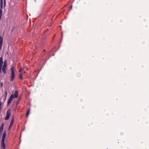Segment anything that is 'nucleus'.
Listing matches in <instances>:
<instances>
[{
  "label": "nucleus",
  "mask_w": 149,
  "mask_h": 149,
  "mask_svg": "<svg viewBox=\"0 0 149 149\" xmlns=\"http://www.w3.org/2000/svg\"><path fill=\"white\" fill-rule=\"evenodd\" d=\"M2 16V12L1 9H0V21L1 19V17Z\"/></svg>",
  "instance_id": "9d476101"
},
{
  "label": "nucleus",
  "mask_w": 149,
  "mask_h": 149,
  "mask_svg": "<svg viewBox=\"0 0 149 149\" xmlns=\"http://www.w3.org/2000/svg\"><path fill=\"white\" fill-rule=\"evenodd\" d=\"M18 92L17 91H15L14 97L15 98H16L18 97Z\"/></svg>",
  "instance_id": "0eeeda50"
},
{
  "label": "nucleus",
  "mask_w": 149,
  "mask_h": 149,
  "mask_svg": "<svg viewBox=\"0 0 149 149\" xmlns=\"http://www.w3.org/2000/svg\"><path fill=\"white\" fill-rule=\"evenodd\" d=\"M13 98H14V95L13 94H12L10 96V98H9V99H8L11 101L13 99Z\"/></svg>",
  "instance_id": "9b49d317"
},
{
  "label": "nucleus",
  "mask_w": 149,
  "mask_h": 149,
  "mask_svg": "<svg viewBox=\"0 0 149 149\" xmlns=\"http://www.w3.org/2000/svg\"><path fill=\"white\" fill-rule=\"evenodd\" d=\"M11 115V110L10 109H8L6 112V116L5 118V120H8L9 119V117Z\"/></svg>",
  "instance_id": "7ed1b4c3"
},
{
  "label": "nucleus",
  "mask_w": 149,
  "mask_h": 149,
  "mask_svg": "<svg viewBox=\"0 0 149 149\" xmlns=\"http://www.w3.org/2000/svg\"><path fill=\"white\" fill-rule=\"evenodd\" d=\"M0 86L1 88H2L3 87V84L2 82L1 83Z\"/></svg>",
  "instance_id": "a211bd4d"
},
{
  "label": "nucleus",
  "mask_w": 149,
  "mask_h": 149,
  "mask_svg": "<svg viewBox=\"0 0 149 149\" xmlns=\"http://www.w3.org/2000/svg\"><path fill=\"white\" fill-rule=\"evenodd\" d=\"M6 136V131H5L3 134L2 136V137L1 140L2 141H5Z\"/></svg>",
  "instance_id": "423d86ee"
},
{
  "label": "nucleus",
  "mask_w": 149,
  "mask_h": 149,
  "mask_svg": "<svg viewBox=\"0 0 149 149\" xmlns=\"http://www.w3.org/2000/svg\"><path fill=\"white\" fill-rule=\"evenodd\" d=\"M7 64V61L6 60L4 62L2 68V71L5 74L6 73Z\"/></svg>",
  "instance_id": "f257e3e1"
},
{
  "label": "nucleus",
  "mask_w": 149,
  "mask_h": 149,
  "mask_svg": "<svg viewBox=\"0 0 149 149\" xmlns=\"http://www.w3.org/2000/svg\"><path fill=\"white\" fill-rule=\"evenodd\" d=\"M30 110L29 109H28L27 110V112L26 113V117H27L28 116L29 114V112H30Z\"/></svg>",
  "instance_id": "ddd939ff"
},
{
  "label": "nucleus",
  "mask_w": 149,
  "mask_h": 149,
  "mask_svg": "<svg viewBox=\"0 0 149 149\" xmlns=\"http://www.w3.org/2000/svg\"><path fill=\"white\" fill-rule=\"evenodd\" d=\"M5 141H1V148L3 149H5L6 146L4 143Z\"/></svg>",
  "instance_id": "39448f33"
},
{
  "label": "nucleus",
  "mask_w": 149,
  "mask_h": 149,
  "mask_svg": "<svg viewBox=\"0 0 149 149\" xmlns=\"http://www.w3.org/2000/svg\"><path fill=\"white\" fill-rule=\"evenodd\" d=\"M14 122V120L13 119V118L10 123V126H11L13 125Z\"/></svg>",
  "instance_id": "f8f14e48"
},
{
  "label": "nucleus",
  "mask_w": 149,
  "mask_h": 149,
  "mask_svg": "<svg viewBox=\"0 0 149 149\" xmlns=\"http://www.w3.org/2000/svg\"><path fill=\"white\" fill-rule=\"evenodd\" d=\"M3 63V58L2 57H1L0 58V73L2 72V68Z\"/></svg>",
  "instance_id": "20e7f679"
},
{
  "label": "nucleus",
  "mask_w": 149,
  "mask_h": 149,
  "mask_svg": "<svg viewBox=\"0 0 149 149\" xmlns=\"http://www.w3.org/2000/svg\"><path fill=\"white\" fill-rule=\"evenodd\" d=\"M72 6H71L70 7V10H71L72 9Z\"/></svg>",
  "instance_id": "5701e85b"
},
{
  "label": "nucleus",
  "mask_w": 149,
  "mask_h": 149,
  "mask_svg": "<svg viewBox=\"0 0 149 149\" xmlns=\"http://www.w3.org/2000/svg\"><path fill=\"white\" fill-rule=\"evenodd\" d=\"M3 123H2V124L1 126H0V127H1V128L2 130H3Z\"/></svg>",
  "instance_id": "dca6fc26"
},
{
  "label": "nucleus",
  "mask_w": 149,
  "mask_h": 149,
  "mask_svg": "<svg viewBox=\"0 0 149 149\" xmlns=\"http://www.w3.org/2000/svg\"><path fill=\"white\" fill-rule=\"evenodd\" d=\"M18 103H19V102H17V104H18Z\"/></svg>",
  "instance_id": "b1692460"
},
{
  "label": "nucleus",
  "mask_w": 149,
  "mask_h": 149,
  "mask_svg": "<svg viewBox=\"0 0 149 149\" xmlns=\"http://www.w3.org/2000/svg\"><path fill=\"white\" fill-rule=\"evenodd\" d=\"M22 68H21V69H20L19 70V72H21L22 71Z\"/></svg>",
  "instance_id": "aec40b11"
},
{
  "label": "nucleus",
  "mask_w": 149,
  "mask_h": 149,
  "mask_svg": "<svg viewBox=\"0 0 149 149\" xmlns=\"http://www.w3.org/2000/svg\"><path fill=\"white\" fill-rule=\"evenodd\" d=\"M2 104V102H0V110H1L2 109L1 106Z\"/></svg>",
  "instance_id": "2eb2a0df"
},
{
  "label": "nucleus",
  "mask_w": 149,
  "mask_h": 149,
  "mask_svg": "<svg viewBox=\"0 0 149 149\" xmlns=\"http://www.w3.org/2000/svg\"><path fill=\"white\" fill-rule=\"evenodd\" d=\"M3 0H0V8L2 10V9L3 7Z\"/></svg>",
  "instance_id": "6e6552de"
},
{
  "label": "nucleus",
  "mask_w": 149,
  "mask_h": 149,
  "mask_svg": "<svg viewBox=\"0 0 149 149\" xmlns=\"http://www.w3.org/2000/svg\"><path fill=\"white\" fill-rule=\"evenodd\" d=\"M45 49H44V51L45 52Z\"/></svg>",
  "instance_id": "393cba45"
},
{
  "label": "nucleus",
  "mask_w": 149,
  "mask_h": 149,
  "mask_svg": "<svg viewBox=\"0 0 149 149\" xmlns=\"http://www.w3.org/2000/svg\"><path fill=\"white\" fill-rule=\"evenodd\" d=\"M11 126H10H10H9V128H8V130H10V129H11Z\"/></svg>",
  "instance_id": "4be33fe9"
},
{
  "label": "nucleus",
  "mask_w": 149,
  "mask_h": 149,
  "mask_svg": "<svg viewBox=\"0 0 149 149\" xmlns=\"http://www.w3.org/2000/svg\"><path fill=\"white\" fill-rule=\"evenodd\" d=\"M25 71L24 72V73H25Z\"/></svg>",
  "instance_id": "a878e982"
},
{
  "label": "nucleus",
  "mask_w": 149,
  "mask_h": 149,
  "mask_svg": "<svg viewBox=\"0 0 149 149\" xmlns=\"http://www.w3.org/2000/svg\"><path fill=\"white\" fill-rule=\"evenodd\" d=\"M21 98V97H19V99H18V101L20 100Z\"/></svg>",
  "instance_id": "412c9836"
},
{
  "label": "nucleus",
  "mask_w": 149,
  "mask_h": 149,
  "mask_svg": "<svg viewBox=\"0 0 149 149\" xmlns=\"http://www.w3.org/2000/svg\"><path fill=\"white\" fill-rule=\"evenodd\" d=\"M19 79H22V73H20L19 75Z\"/></svg>",
  "instance_id": "4468645a"
},
{
  "label": "nucleus",
  "mask_w": 149,
  "mask_h": 149,
  "mask_svg": "<svg viewBox=\"0 0 149 149\" xmlns=\"http://www.w3.org/2000/svg\"><path fill=\"white\" fill-rule=\"evenodd\" d=\"M10 70L11 72V75L10 77V80L11 81H13L15 78V72L14 67H11L10 68Z\"/></svg>",
  "instance_id": "f03ea898"
},
{
  "label": "nucleus",
  "mask_w": 149,
  "mask_h": 149,
  "mask_svg": "<svg viewBox=\"0 0 149 149\" xmlns=\"http://www.w3.org/2000/svg\"><path fill=\"white\" fill-rule=\"evenodd\" d=\"M11 101L10 100H9L8 99V102H7V105H9Z\"/></svg>",
  "instance_id": "f3484780"
},
{
  "label": "nucleus",
  "mask_w": 149,
  "mask_h": 149,
  "mask_svg": "<svg viewBox=\"0 0 149 149\" xmlns=\"http://www.w3.org/2000/svg\"><path fill=\"white\" fill-rule=\"evenodd\" d=\"M4 6H5L6 4V0H4Z\"/></svg>",
  "instance_id": "6ab92c4d"
},
{
  "label": "nucleus",
  "mask_w": 149,
  "mask_h": 149,
  "mask_svg": "<svg viewBox=\"0 0 149 149\" xmlns=\"http://www.w3.org/2000/svg\"><path fill=\"white\" fill-rule=\"evenodd\" d=\"M7 95V91H4V94L3 95L4 97H5V99H6Z\"/></svg>",
  "instance_id": "1a4fd4ad"
}]
</instances>
